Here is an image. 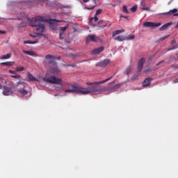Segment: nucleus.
Listing matches in <instances>:
<instances>
[{
  "label": "nucleus",
  "instance_id": "1",
  "mask_svg": "<svg viewBox=\"0 0 178 178\" xmlns=\"http://www.w3.org/2000/svg\"><path fill=\"white\" fill-rule=\"evenodd\" d=\"M42 22H47L52 27V26H55L54 22L60 23L62 21L57 20L56 19H46L44 17H40L38 19H32L30 22V25L31 26V27H35V30L36 31H38V33L34 34L30 33V37H32V38H35V37H37L38 35H42V33L45 31V25L42 24Z\"/></svg>",
  "mask_w": 178,
  "mask_h": 178
},
{
  "label": "nucleus",
  "instance_id": "2",
  "mask_svg": "<svg viewBox=\"0 0 178 178\" xmlns=\"http://www.w3.org/2000/svg\"><path fill=\"white\" fill-rule=\"evenodd\" d=\"M71 88L65 90V92H68L70 94H82L83 95H87L90 92H99L104 91V88H100L98 86H92L88 88H81L76 85H70Z\"/></svg>",
  "mask_w": 178,
  "mask_h": 178
},
{
  "label": "nucleus",
  "instance_id": "3",
  "mask_svg": "<svg viewBox=\"0 0 178 178\" xmlns=\"http://www.w3.org/2000/svg\"><path fill=\"white\" fill-rule=\"evenodd\" d=\"M43 81L49 84H58V86H64L63 81L60 78H57L55 76H50L47 74L46 76L42 79Z\"/></svg>",
  "mask_w": 178,
  "mask_h": 178
},
{
  "label": "nucleus",
  "instance_id": "4",
  "mask_svg": "<svg viewBox=\"0 0 178 178\" xmlns=\"http://www.w3.org/2000/svg\"><path fill=\"white\" fill-rule=\"evenodd\" d=\"M55 59H56V57L52 56V55H47L45 56V60L48 62L50 65H54V66H56V62L55 61Z\"/></svg>",
  "mask_w": 178,
  "mask_h": 178
},
{
  "label": "nucleus",
  "instance_id": "5",
  "mask_svg": "<svg viewBox=\"0 0 178 178\" xmlns=\"http://www.w3.org/2000/svg\"><path fill=\"white\" fill-rule=\"evenodd\" d=\"M86 44H88V42H91V41L92 42H98V41H99V38L97 37V35H89L87 38H86Z\"/></svg>",
  "mask_w": 178,
  "mask_h": 178
},
{
  "label": "nucleus",
  "instance_id": "6",
  "mask_svg": "<svg viewBox=\"0 0 178 178\" xmlns=\"http://www.w3.org/2000/svg\"><path fill=\"white\" fill-rule=\"evenodd\" d=\"M162 24L161 23H155V22H146L143 23V26L145 27H152V29H155V27H159V26H161Z\"/></svg>",
  "mask_w": 178,
  "mask_h": 178
},
{
  "label": "nucleus",
  "instance_id": "7",
  "mask_svg": "<svg viewBox=\"0 0 178 178\" xmlns=\"http://www.w3.org/2000/svg\"><path fill=\"white\" fill-rule=\"evenodd\" d=\"M109 63H111L110 59H104V60L96 63V66H99V67H106Z\"/></svg>",
  "mask_w": 178,
  "mask_h": 178
},
{
  "label": "nucleus",
  "instance_id": "8",
  "mask_svg": "<svg viewBox=\"0 0 178 178\" xmlns=\"http://www.w3.org/2000/svg\"><path fill=\"white\" fill-rule=\"evenodd\" d=\"M111 79H112V76L99 82H88L86 83V84L87 86H99V84H104V83H106L107 81H109Z\"/></svg>",
  "mask_w": 178,
  "mask_h": 178
},
{
  "label": "nucleus",
  "instance_id": "9",
  "mask_svg": "<svg viewBox=\"0 0 178 178\" xmlns=\"http://www.w3.org/2000/svg\"><path fill=\"white\" fill-rule=\"evenodd\" d=\"M3 94L6 96L12 95V94H13L12 88H10L9 86H4L3 87Z\"/></svg>",
  "mask_w": 178,
  "mask_h": 178
},
{
  "label": "nucleus",
  "instance_id": "10",
  "mask_svg": "<svg viewBox=\"0 0 178 178\" xmlns=\"http://www.w3.org/2000/svg\"><path fill=\"white\" fill-rule=\"evenodd\" d=\"M101 13H102V9L99 8L96 11L95 17H92L90 19L89 23H92V20H95V22H98L97 16L98 15H101Z\"/></svg>",
  "mask_w": 178,
  "mask_h": 178
},
{
  "label": "nucleus",
  "instance_id": "11",
  "mask_svg": "<svg viewBox=\"0 0 178 178\" xmlns=\"http://www.w3.org/2000/svg\"><path fill=\"white\" fill-rule=\"evenodd\" d=\"M145 62V58H141L138 63V69L139 72H141L143 70V68L144 67V63Z\"/></svg>",
  "mask_w": 178,
  "mask_h": 178
},
{
  "label": "nucleus",
  "instance_id": "12",
  "mask_svg": "<svg viewBox=\"0 0 178 178\" xmlns=\"http://www.w3.org/2000/svg\"><path fill=\"white\" fill-rule=\"evenodd\" d=\"M114 86H115V81H113L110 83L108 86L104 88L103 91H112L114 89H111V88H113Z\"/></svg>",
  "mask_w": 178,
  "mask_h": 178
},
{
  "label": "nucleus",
  "instance_id": "13",
  "mask_svg": "<svg viewBox=\"0 0 178 178\" xmlns=\"http://www.w3.org/2000/svg\"><path fill=\"white\" fill-rule=\"evenodd\" d=\"M102 51H104V47H100L99 48L95 49L92 51V54H93V55H98L99 54H101V52H102Z\"/></svg>",
  "mask_w": 178,
  "mask_h": 178
},
{
  "label": "nucleus",
  "instance_id": "14",
  "mask_svg": "<svg viewBox=\"0 0 178 178\" xmlns=\"http://www.w3.org/2000/svg\"><path fill=\"white\" fill-rule=\"evenodd\" d=\"M51 72L53 74H56V75L60 74V70L59 68H58L57 66H55L54 67L51 68Z\"/></svg>",
  "mask_w": 178,
  "mask_h": 178
},
{
  "label": "nucleus",
  "instance_id": "15",
  "mask_svg": "<svg viewBox=\"0 0 178 178\" xmlns=\"http://www.w3.org/2000/svg\"><path fill=\"white\" fill-rule=\"evenodd\" d=\"M18 92H19V94L22 95V97H26V95L29 94V91L26 90V89L24 88L19 89Z\"/></svg>",
  "mask_w": 178,
  "mask_h": 178
},
{
  "label": "nucleus",
  "instance_id": "16",
  "mask_svg": "<svg viewBox=\"0 0 178 178\" xmlns=\"http://www.w3.org/2000/svg\"><path fill=\"white\" fill-rule=\"evenodd\" d=\"M169 26H172V22L166 23L165 24L163 25L161 27L159 28L160 31H163L166 30L169 27Z\"/></svg>",
  "mask_w": 178,
  "mask_h": 178
},
{
  "label": "nucleus",
  "instance_id": "17",
  "mask_svg": "<svg viewBox=\"0 0 178 178\" xmlns=\"http://www.w3.org/2000/svg\"><path fill=\"white\" fill-rule=\"evenodd\" d=\"M23 54H26V55H29L30 56H37V54L33 51H22Z\"/></svg>",
  "mask_w": 178,
  "mask_h": 178
},
{
  "label": "nucleus",
  "instance_id": "18",
  "mask_svg": "<svg viewBox=\"0 0 178 178\" xmlns=\"http://www.w3.org/2000/svg\"><path fill=\"white\" fill-rule=\"evenodd\" d=\"M0 65L3 66H13L15 65V61H8V62H4V63H1Z\"/></svg>",
  "mask_w": 178,
  "mask_h": 178
},
{
  "label": "nucleus",
  "instance_id": "19",
  "mask_svg": "<svg viewBox=\"0 0 178 178\" xmlns=\"http://www.w3.org/2000/svg\"><path fill=\"white\" fill-rule=\"evenodd\" d=\"M149 84H151V79L146 78L143 83V86L147 87V86H149Z\"/></svg>",
  "mask_w": 178,
  "mask_h": 178
},
{
  "label": "nucleus",
  "instance_id": "20",
  "mask_svg": "<svg viewBox=\"0 0 178 178\" xmlns=\"http://www.w3.org/2000/svg\"><path fill=\"white\" fill-rule=\"evenodd\" d=\"M28 79L29 81H38V80L30 72L28 73Z\"/></svg>",
  "mask_w": 178,
  "mask_h": 178
},
{
  "label": "nucleus",
  "instance_id": "21",
  "mask_svg": "<svg viewBox=\"0 0 178 178\" xmlns=\"http://www.w3.org/2000/svg\"><path fill=\"white\" fill-rule=\"evenodd\" d=\"M124 84H126V82H122L121 83L115 85V81H114L113 88L111 89L118 90V88H120V87H122V86H124Z\"/></svg>",
  "mask_w": 178,
  "mask_h": 178
},
{
  "label": "nucleus",
  "instance_id": "22",
  "mask_svg": "<svg viewBox=\"0 0 178 178\" xmlns=\"http://www.w3.org/2000/svg\"><path fill=\"white\" fill-rule=\"evenodd\" d=\"M122 33H124V30L122 29V30H117L113 32V37H116V35H118V34H120Z\"/></svg>",
  "mask_w": 178,
  "mask_h": 178
},
{
  "label": "nucleus",
  "instance_id": "23",
  "mask_svg": "<svg viewBox=\"0 0 178 178\" xmlns=\"http://www.w3.org/2000/svg\"><path fill=\"white\" fill-rule=\"evenodd\" d=\"M12 58V54H8L6 55L1 56L0 59L5 60V59H10Z\"/></svg>",
  "mask_w": 178,
  "mask_h": 178
},
{
  "label": "nucleus",
  "instance_id": "24",
  "mask_svg": "<svg viewBox=\"0 0 178 178\" xmlns=\"http://www.w3.org/2000/svg\"><path fill=\"white\" fill-rule=\"evenodd\" d=\"M92 2L94 3L95 6L89 8V7H86V9L88 10H92V9L95 8V5H97V0H92Z\"/></svg>",
  "mask_w": 178,
  "mask_h": 178
},
{
  "label": "nucleus",
  "instance_id": "25",
  "mask_svg": "<svg viewBox=\"0 0 178 178\" xmlns=\"http://www.w3.org/2000/svg\"><path fill=\"white\" fill-rule=\"evenodd\" d=\"M114 40L115 41H124L125 40V37L120 35V36L114 38Z\"/></svg>",
  "mask_w": 178,
  "mask_h": 178
},
{
  "label": "nucleus",
  "instance_id": "26",
  "mask_svg": "<svg viewBox=\"0 0 178 178\" xmlns=\"http://www.w3.org/2000/svg\"><path fill=\"white\" fill-rule=\"evenodd\" d=\"M38 41H39L38 40H36L35 41L25 40L24 42V44H37Z\"/></svg>",
  "mask_w": 178,
  "mask_h": 178
},
{
  "label": "nucleus",
  "instance_id": "27",
  "mask_svg": "<svg viewBox=\"0 0 178 178\" xmlns=\"http://www.w3.org/2000/svg\"><path fill=\"white\" fill-rule=\"evenodd\" d=\"M175 60H176L175 59V57H172L171 56V57L168 58V61L165 63H166V65H169V64L172 63V62H175Z\"/></svg>",
  "mask_w": 178,
  "mask_h": 178
},
{
  "label": "nucleus",
  "instance_id": "28",
  "mask_svg": "<svg viewBox=\"0 0 178 178\" xmlns=\"http://www.w3.org/2000/svg\"><path fill=\"white\" fill-rule=\"evenodd\" d=\"M141 6H143V8H141L142 10H149V8L145 7V2L142 1Z\"/></svg>",
  "mask_w": 178,
  "mask_h": 178
},
{
  "label": "nucleus",
  "instance_id": "29",
  "mask_svg": "<svg viewBox=\"0 0 178 178\" xmlns=\"http://www.w3.org/2000/svg\"><path fill=\"white\" fill-rule=\"evenodd\" d=\"M67 56L68 58H72V59H74L75 58H77L78 55L74 54L73 53H70V54H67Z\"/></svg>",
  "mask_w": 178,
  "mask_h": 178
},
{
  "label": "nucleus",
  "instance_id": "30",
  "mask_svg": "<svg viewBox=\"0 0 178 178\" xmlns=\"http://www.w3.org/2000/svg\"><path fill=\"white\" fill-rule=\"evenodd\" d=\"M131 40H134V35H129L128 36L125 37V40L130 41Z\"/></svg>",
  "mask_w": 178,
  "mask_h": 178
},
{
  "label": "nucleus",
  "instance_id": "31",
  "mask_svg": "<svg viewBox=\"0 0 178 178\" xmlns=\"http://www.w3.org/2000/svg\"><path fill=\"white\" fill-rule=\"evenodd\" d=\"M67 29H69V24H67L65 26H63V27H60V31H62L61 33H65V31Z\"/></svg>",
  "mask_w": 178,
  "mask_h": 178
},
{
  "label": "nucleus",
  "instance_id": "32",
  "mask_svg": "<svg viewBox=\"0 0 178 178\" xmlns=\"http://www.w3.org/2000/svg\"><path fill=\"white\" fill-rule=\"evenodd\" d=\"M131 69L130 67H127L126 70L124 71V74H129Z\"/></svg>",
  "mask_w": 178,
  "mask_h": 178
},
{
  "label": "nucleus",
  "instance_id": "33",
  "mask_svg": "<svg viewBox=\"0 0 178 178\" xmlns=\"http://www.w3.org/2000/svg\"><path fill=\"white\" fill-rule=\"evenodd\" d=\"M10 77H12L13 79H22V76H20L19 74L11 75Z\"/></svg>",
  "mask_w": 178,
  "mask_h": 178
},
{
  "label": "nucleus",
  "instance_id": "34",
  "mask_svg": "<svg viewBox=\"0 0 178 178\" xmlns=\"http://www.w3.org/2000/svg\"><path fill=\"white\" fill-rule=\"evenodd\" d=\"M122 10L124 13H129V10H127V6H124L122 7Z\"/></svg>",
  "mask_w": 178,
  "mask_h": 178
},
{
  "label": "nucleus",
  "instance_id": "35",
  "mask_svg": "<svg viewBox=\"0 0 178 178\" xmlns=\"http://www.w3.org/2000/svg\"><path fill=\"white\" fill-rule=\"evenodd\" d=\"M16 70H17V72H23V70H24V67H17Z\"/></svg>",
  "mask_w": 178,
  "mask_h": 178
},
{
  "label": "nucleus",
  "instance_id": "36",
  "mask_svg": "<svg viewBox=\"0 0 178 178\" xmlns=\"http://www.w3.org/2000/svg\"><path fill=\"white\" fill-rule=\"evenodd\" d=\"M131 10L134 13L135 12H137V6H134L131 8Z\"/></svg>",
  "mask_w": 178,
  "mask_h": 178
},
{
  "label": "nucleus",
  "instance_id": "37",
  "mask_svg": "<svg viewBox=\"0 0 178 178\" xmlns=\"http://www.w3.org/2000/svg\"><path fill=\"white\" fill-rule=\"evenodd\" d=\"M65 66H66V67H76L77 66V65H76V64H71V65H65Z\"/></svg>",
  "mask_w": 178,
  "mask_h": 178
},
{
  "label": "nucleus",
  "instance_id": "38",
  "mask_svg": "<svg viewBox=\"0 0 178 178\" xmlns=\"http://www.w3.org/2000/svg\"><path fill=\"white\" fill-rule=\"evenodd\" d=\"M168 37H169V35L161 37L159 38V41H163V40H166Z\"/></svg>",
  "mask_w": 178,
  "mask_h": 178
},
{
  "label": "nucleus",
  "instance_id": "39",
  "mask_svg": "<svg viewBox=\"0 0 178 178\" xmlns=\"http://www.w3.org/2000/svg\"><path fill=\"white\" fill-rule=\"evenodd\" d=\"M59 38H60V40H63V33L60 32Z\"/></svg>",
  "mask_w": 178,
  "mask_h": 178
},
{
  "label": "nucleus",
  "instance_id": "40",
  "mask_svg": "<svg viewBox=\"0 0 178 178\" xmlns=\"http://www.w3.org/2000/svg\"><path fill=\"white\" fill-rule=\"evenodd\" d=\"M144 73H145V74H148V73H151V70L147 69V70L144 71Z\"/></svg>",
  "mask_w": 178,
  "mask_h": 178
},
{
  "label": "nucleus",
  "instance_id": "41",
  "mask_svg": "<svg viewBox=\"0 0 178 178\" xmlns=\"http://www.w3.org/2000/svg\"><path fill=\"white\" fill-rule=\"evenodd\" d=\"M171 67H173L174 69H178V64H176V65L172 64L171 65Z\"/></svg>",
  "mask_w": 178,
  "mask_h": 178
},
{
  "label": "nucleus",
  "instance_id": "42",
  "mask_svg": "<svg viewBox=\"0 0 178 178\" xmlns=\"http://www.w3.org/2000/svg\"><path fill=\"white\" fill-rule=\"evenodd\" d=\"M55 88L57 91H60V90H63L62 87H59V86H56Z\"/></svg>",
  "mask_w": 178,
  "mask_h": 178
},
{
  "label": "nucleus",
  "instance_id": "43",
  "mask_svg": "<svg viewBox=\"0 0 178 178\" xmlns=\"http://www.w3.org/2000/svg\"><path fill=\"white\" fill-rule=\"evenodd\" d=\"M8 72H9V73H10L11 74H16V71H13V70H10Z\"/></svg>",
  "mask_w": 178,
  "mask_h": 178
},
{
  "label": "nucleus",
  "instance_id": "44",
  "mask_svg": "<svg viewBox=\"0 0 178 178\" xmlns=\"http://www.w3.org/2000/svg\"><path fill=\"white\" fill-rule=\"evenodd\" d=\"M121 17H124V19H127V20H129V17H130L129 16L121 15Z\"/></svg>",
  "mask_w": 178,
  "mask_h": 178
},
{
  "label": "nucleus",
  "instance_id": "45",
  "mask_svg": "<svg viewBox=\"0 0 178 178\" xmlns=\"http://www.w3.org/2000/svg\"><path fill=\"white\" fill-rule=\"evenodd\" d=\"M164 62L165 60L160 61L159 63H157L156 66H159V65H162V63H163Z\"/></svg>",
  "mask_w": 178,
  "mask_h": 178
},
{
  "label": "nucleus",
  "instance_id": "46",
  "mask_svg": "<svg viewBox=\"0 0 178 178\" xmlns=\"http://www.w3.org/2000/svg\"><path fill=\"white\" fill-rule=\"evenodd\" d=\"M0 34H6V31L0 30Z\"/></svg>",
  "mask_w": 178,
  "mask_h": 178
},
{
  "label": "nucleus",
  "instance_id": "47",
  "mask_svg": "<svg viewBox=\"0 0 178 178\" xmlns=\"http://www.w3.org/2000/svg\"><path fill=\"white\" fill-rule=\"evenodd\" d=\"M178 48V44L174 46L171 49H177Z\"/></svg>",
  "mask_w": 178,
  "mask_h": 178
},
{
  "label": "nucleus",
  "instance_id": "48",
  "mask_svg": "<svg viewBox=\"0 0 178 178\" xmlns=\"http://www.w3.org/2000/svg\"><path fill=\"white\" fill-rule=\"evenodd\" d=\"M176 44V40H173L171 42V45H175Z\"/></svg>",
  "mask_w": 178,
  "mask_h": 178
},
{
  "label": "nucleus",
  "instance_id": "49",
  "mask_svg": "<svg viewBox=\"0 0 178 178\" xmlns=\"http://www.w3.org/2000/svg\"><path fill=\"white\" fill-rule=\"evenodd\" d=\"M175 60H178V54L174 57Z\"/></svg>",
  "mask_w": 178,
  "mask_h": 178
},
{
  "label": "nucleus",
  "instance_id": "50",
  "mask_svg": "<svg viewBox=\"0 0 178 178\" xmlns=\"http://www.w3.org/2000/svg\"><path fill=\"white\" fill-rule=\"evenodd\" d=\"M173 83L176 84V83H178V78L173 81Z\"/></svg>",
  "mask_w": 178,
  "mask_h": 178
},
{
  "label": "nucleus",
  "instance_id": "51",
  "mask_svg": "<svg viewBox=\"0 0 178 178\" xmlns=\"http://www.w3.org/2000/svg\"><path fill=\"white\" fill-rule=\"evenodd\" d=\"M37 1H38L39 3L47 1V0H37Z\"/></svg>",
  "mask_w": 178,
  "mask_h": 178
},
{
  "label": "nucleus",
  "instance_id": "52",
  "mask_svg": "<svg viewBox=\"0 0 178 178\" xmlns=\"http://www.w3.org/2000/svg\"><path fill=\"white\" fill-rule=\"evenodd\" d=\"M1 83H3V79H2L1 77H0V84Z\"/></svg>",
  "mask_w": 178,
  "mask_h": 178
},
{
  "label": "nucleus",
  "instance_id": "53",
  "mask_svg": "<svg viewBox=\"0 0 178 178\" xmlns=\"http://www.w3.org/2000/svg\"><path fill=\"white\" fill-rule=\"evenodd\" d=\"M83 2H84V3H86V2H90V0H83Z\"/></svg>",
  "mask_w": 178,
  "mask_h": 178
},
{
  "label": "nucleus",
  "instance_id": "54",
  "mask_svg": "<svg viewBox=\"0 0 178 178\" xmlns=\"http://www.w3.org/2000/svg\"><path fill=\"white\" fill-rule=\"evenodd\" d=\"M22 81H19V82H18V84H22Z\"/></svg>",
  "mask_w": 178,
  "mask_h": 178
},
{
  "label": "nucleus",
  "instance_id": "55",
  "mask_svg": "<svg viewBox=\"0 0 178 178\" xmlns=\"http://www.w3.org/2000/svg\"><path fill=\"white\" fill-rule=\"evenodd\" d=\"M57 59H60V56L58 57Z\"/></svg>",
  "mask_w": 178,
  "mask_h": 178
}]
</instances>
